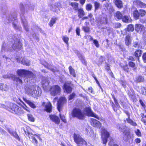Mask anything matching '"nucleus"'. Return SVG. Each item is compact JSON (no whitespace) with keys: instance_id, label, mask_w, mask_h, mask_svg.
Instances as JSON below:
<instances>
[{"instance_id":"obj_22","label":"nucleus","mask_w":146,"mask_h":146,"mask_svg":"<svg viewBox=\"0 0 146 146\" xmlns=\"http://www.w3.org/2000/svg\"><path fill=\"white\" fill-rule=\"evenodd\" d=\"M77 53L78 56L81 60L82 62L85 65H86L87 62L85 59L84 57L82 56L78 51H77Z\"/></svg>"},{"instance_id":"obj_60","label":"nucleus","mask_w":146,"mask_h":146,"mask_svg":"<svg viewBox=\"0 0 146 146\" xmlns=\"http://www.w3.org/2000/svg\"><path fill=\"white\" fill-rule=\"evenodd\" d=\"M3 90L5 91H7L8 90V88L6 84H3Z\"/></svg>"},{"instance_id":"obj_63","label":"nucleus","mask_w":146,"mask_h":146,"mask_svg":"<svg viewBox=\"0 0 146 146\" xmlns=\"http://www.w3.org/2000/svg\"><path fill=\"white\" fill-rule=\"evenodd\" d=\"M24 106H23V108L27 111L30 112L29 108H27V106L25 104H24Z\"/></svg>"},{"instance_id":"obj_54","label":"nucleus","mask_w":146,"mask_h":146,"mask_svg":"<svg viewBox=\"0 0 146 146\" xmlns=\"http://www.w3.org/2000/svg\"><path fill=\"white\" fill-rule=\"evenodd\" d=\"M62 39L66 43H67L68 42L69 38L66 36H64L62 38Z\"/></svg>"},{"instance_id":"obj_26","label":"nucleus","mask_w":146,"mask_h":146,"mask_svg":"<svg viewBox=\"0 0 146 146\" xmlns=\"http://www.w3.org/2000/svg\"><path fill=\"white\" fill-rule=\"evenodd\" d=\"M122 21L123 22L129 23L131 22V20L129 16H124L122 18Z\"/></svg>"},{"instance_id":"obj_17","label":"nucleus","mask_w":146,"mask_h":146,"mask_svg":"<svg viewBox=\"0 0 146 146\" xmlns=\"http://www.w3.org/2000/svg\"><path fill=\"white\" fill-rule=\"evenodd\" d=\"M12 110H13L16 114L18 115H20L22 113L21 108L15 104L13 105Z\"/></svg>"},{"instance_id":"obj_45","label":"nucleus","mask_w":146,"mask_h":146,"mask_svg":"<svg viewBox=\"0 0 146 146\" xmlns=\"http://www.w3.org/2000/svg\"><path fill=\"white\" fill-rule=\"evenodd\" d=\"M129 65L131 67L133 68V70H136L137 68L135 66V64L132 62H129L128 63Z\"/></svg>"},{"instance_id":"obj_13","label":"nucleus","mask_w":146,"mask_h":146,"mask_svg":"<svg viewBox=\"0 0 146 146\" xmlns=\"http://www.w3.org/2000/svg\"><path fill=\"white\" fill-rule=\"evenodd\" d=\"M98 22L100 23L101 24H107L108 19L105 16L100 15L97 18V19Z\"/></svg>"},{"instance_id":"obj_23","label":"nucleus","mask_w":146,"mask_h":146,"mask_svg":"<svg viewBox=\"0 0 146 146\" xmlns=\"http://www.w3.org/2000/svg\"><path fill=\"white\" fill-rule=\"evenodd\" d=\"M9 77H11L13 80L16 81L17 82H18L20 83H22V80L20 79L19 77L16 76H15L12 74H10V76H9Z\"/></svg>"},{"instance_id":"obj_6","label":"nucleus","mask_w":146,"mask_h":146,"mask_svg":"<svg viewBox=\"0 0 146 146\" xmlns=\"http://www.w3.org/2000/svg\"><path fill=\"white\" fill-rule=\"evenodd\" d=\"M21 10L22 11L21 13H22L20 15L21 17L22 22L23 24L24 28L26 31H29V28L27 22L25 17L23 15L24 10L23 9H21Z\"/></svg>"},{"instance_id":"obj_44","label":"nucleus","mask_w":146,"mask_h":146,"mask_svg":"<svg viewBox=\"0 0 146 146\" xmlns=\"http://www.w3.org/2000/svg\"><path fill=\"white\" fill-rule=\"evenodd\" d=\"M134 30V28L133 25L132 24L129 25L127 29V31H133Z\"/></svg>"},{"instance_id":"obj_61","label":"nucleus","mask_w":146,"mask_h":146,"mask_svg":"<svg viewBox=\"0 0 146 146\" xmlns=\"http://www.w3.org/2000/svg\"><path fill=\"white\" fill-rule=\"evenodd\" d=\"M0 133L4 135H5L7 133L1 127H0Z\"/></svg>"},{"instance_id":"obj_46","label":"nucleus","mask_w":146,"mask_h":146,"mask_svg":"<svg viewBox=\"0 0 146 146\" xmlns=\"http://www.w3.org/2000/svg\"><path fill=\"white\" fill-rule=\"evenodd\" d=\"M70 5L72 7H74V9L76 10H77L78 9V3L76 2L71 3Z\"/></svg>"},{"instance_id":"obj_9","label":"nucleus","mask_w":146,"mask_h":146,"mask_svg":"<svg viewBox=\"0 0 146 146\" xmlns=\"http://www.w3.org/2000/svg\"><path fill=\"white\" fill-rule=\"evenodd\" d=\"M14 40V42L12 46V48L15 50H21L22 47V43L18 39H15Z\"/></svg>"},{"instance_id":"obj_19","label":"nucleus","mask_w":146,"mask_h":146,"mask_svg":"<svg viewBox=\"0 0 146 146\" xmlns=\"http://www.w3.org/2000/svg\"><path fill=\"white\" fill-rule=\"evenodd\" d=\"M49 117L50 119L55 123L58 124L60 123V119L58 117L54 115H50Z\"/></svg>"},{"instance_id":"obj_7","label":"nucleus","mask_w":146,"mask_h":146,"mask_svg":"<svg viewBox=\"0 0 146 146\" xmlns=\"http://www.w3.org/2000/svg\"><path fill=\"white\" fill-rule=\"evenodd\" d=\"M21 10L22 11L21 13H22L20 15L21 17L22 22L23 24L24 28L26 31H29V28L27 22L25 17L23 15L24 10L23 9H21Z\"/></svg>"},{"instance_id":"obj_4","label":"nucleus","mask_w":146,"mask_h":146,"mask_svg":"<svg viewBox=\"0 0 146 146\" xmlns=\"http://www.w3.org/2000/svg\"><path fill=\"white\" fill-rule=\"evenodd\" d=\"M84 114L87 116L94 117L101 121H103L102 119H100L98 116L93 112L91 110V108L89 107L86 108L84 110Z\"/></svg>"},{"instance_id":"obj_10","label":"nucleus","mask_w":146,"mask_h":146,"mask_svg":"<svg viewBox=\"0 0 146 146\" xmlns=\"http://www.w3.org/2000/svg\"><path fill=\"white\" fill-rule=\"evenodd\" d=\"M66 100L64 97H61L59 99L57 103V108L59 111H60V109L63 104L66 103Z\"/></svg>"},{"instance_id":"obj_28","label":"nucleus","mask_w":146,"mask_h":146,"mask_svg":"<svg viewBox=\"0 0 146 146\" xmlns=\"http://www.w3.org/2000/svg\"><path fill=\"white\" fill-rule=\"evenodd\" d=\"M43 65L46 68H47L48 69L50 70L53 72H55L56 70L54 69V68H52V66L51 65L48 64L47 62H45V63L43 64Z\"/></svg>"},{"instance_id":"obj_51","label":"nucleus","mask_w":146,"mask_h":146,"mask_svg":"<svg viewBox=\"0 0 146 146\" xmlns=\"http://www.w3.org/2000/svg\"><path fill=\"white\" fill-rule=\"evenodd\" d=\"M139 12L140 15L141 17H143L146 14L145 11L142 9H140L139 10Z\"/></svg>"},{"instance_id":"obj_47","label":"nucleus","mask_w":146,"mask_h":146,"mask_svg":"<svg viewBox=\"0 0 146 146\" xmlns=\"http://www.w3.org/2000/svg\"><path fill=\"white\" fill-rule=\"evenodd\" d=\"M7 50L6 48V44L5 43H3L1 48V51L2 53H3L5 51H6Z\"/></svg>"},{"instance_id":"obj_53","label":"nucleus","mask_w":146,"mask_h":146,"mask_svg":"<svg viewBox=\"0 0 146 146\" xmlns=\"http://www.w3.org/2000/svg\"><path fill=\"white\" fill-rule=\"evenodd\" d=\"M135 133H136V135L139 137H140L141 136V133L140 131V130L138 129H137L135 131Z\"/></svg>"},{"instance_id":"obj_16","label":"nucleus","mask_w":146,"mask_h":146,"mask_svg":"<svg viewBox=\"0 0 146 146\" xmlns=\"http://www.w3.org/2000/svg\"><path fill=\"white\" fill-rule=\"evenodd\" d=\"M71 82H69L68 83H65L64 85V92H66L68 93H71L72 90V88L70 86V85Z\"/></svg>"},{"instance_id":"obj_62","label":"nucleus","mask_w":146,"mask_h":146,"mask_svg":"<svg viewBox=\"0 0 146 146\" xmlns=\"http://www.w3.org/2000/svg\"><path fill=\"white\" fill-rule=\"evenodd\" d=\"M142 58L144 62L146 63V52L143 54Z\"/></svg>"},{"instance_id":"obj_15","label":"nucleus","mask_w":146,"mask_h":146,"mask_svg":"<svg viewBox=\"0 0 146 146\" xmlns=\"http://www.w3.org/2000/svg\"><path fill=\"white\" fill-rule=\"evenodd\" d=\"M90 123L91 125L94 127L100 128L101 127V124L100 123L95 119H91Z\"/></svg>"},{"instance_id":"obj_64","label":"nucleus","mask_w":146,"mask_h":146,"mask_svg":"<svg viewBox=\"0 0 146 146\" xmlns=\"http://www.w3.org/2000/svg\"><path fill=\"white\" fill-rule=\"evenodd\" d=\"M140 21L141 23H146V19L145 18L141 19L140 20Z\"/></svg>"},{"instance_id":"obj_40","label":"nucleus","mask_w":146,"mask_h":146,"mask_svg":"<svg viewBox=\"0 0 146 146\" xmlns=\"http://www.w3.org/2000/svg\"><path fill=\"white\" fill-rule=\"evenodd\" d=\"M12 24L13 27L15 29L19 31H21L22 30L21 27L17 25V23H16L15 22H13Z\"/></svg>"},{"instance_id":"obj_41","label":"nucleus","mask_w":146,"mask_h":146,"mask_svg":"<svg viewBox=\"0 0 146 146\" xmlns=\"http://www.w3.org/2000/svg\"><path fill=\"white\" fill-rule=\"evenodd\" d=\"M140 14L138 11L136 10L133 12V16L136 19H138L139 18Z\"/></svg>"},{"instance_id":"obj_58","label":"nucleus","mask_w":146,"mask_h":146,"mask_svg":"<svg viewBox=\"0 0 146 146\" xmlns=\"http://www.w3.org/2000/svg\"><path fill=\"white\" fill-rule=\"evenodd\" d=\"M121 26V25L120 23H117L114 24V27L115 28H119Z\"/></svg>"},{"instance_id":"obj_3","label":"nucleus","mask_w":146,"mask_h":146,"mask_svg":"<svg viewBox=\"0 0 146 146\" xmlns=\"http://www.w3.org/2000/svg\"><path fill=\"white\" fill-rule=\"evenodd\" d=\"M72 113L73 117H76L81 119H83L84 118V114L80 109L74 108L72 110Z\"/></svg>"},{"instance_id":"obj_56","label":"nucleus","mask_w":146,"mask_h":146,"mask_svg":"<svg viewBox=\"0 0 146 146\" xmlns=\"http://www.w3.org/2000/svg\"><path fill=\"white\" fill-rule=\"evenodd\" d=\"M12 135H13V136L16 139L18 140L19 139V137L17 133L15 132H13L12 133Z\"/></svg>"},{"instance_id":"obj_30","label":"nucleus","mask_w":146,"mask_h":146,"mask_svg":"<svg viewBox=\"0 0 146 146\" xmlns=\"http://www.w3.org/2000/svg\"><path fill=\"white\" fill-rule=\"evenodd\" d=\"M21 62L23 65H25L27 66H29L30 65L29 60L25 58H23Z\"/></svg>"},{"instance_id":"obj_20","label":"nucleus","mask_w":146,"mask_h":146,"mask_svg":"<svg viewBox=\"0 0 146 146\" xmlns=\"http://www.w3.org/2000/svg\"><path fill=\"white\" fill-rule=\"evenodd\" d=\"M134 4L138 6L141 8H145L146 7V4L139 0H136L134 2Z\"/></svg>"},{"instance_id":"obj_12","label":"nucleus","mask_w":146,"mask_h":146,"mask_svg":"<svg viewBox=\"0 0 146 146\" xmlns=\"http://www.w3.org/2000/svg\"><path fill=\"white\" fill-rule=\"evenodd\" d=\"M60 3L58 2H56L54 4H52L49 6L50 10L54 12H57L59 9Z\"/></svg>"},{"instance_id":"obj_2","label":"nucleus","mask_w":146,"mask_h":146,"mask_svg":"<svg viewBox=\"0 0 146 146\" xmlns=\"http://www.w3.org/2000/svg\"><path fill=\"white\" fill-rule=\"evenodd\" d=\"M19 76L25 78V82H30V80H33L35 77V75L31 71L24 70H19L17 71Z\"/></svg>"},{"instance_id":"obj_32","label":"nucleus","mask_w":146,"mask_h":146,"mask_svg":"<svg viewBox=\"0 0 146 146\" xmlns=\"http://www.w3.org/2000/svg\"><path fill=\"white\" fill-rule=\"evenodd\" d=\"M119 130L123 132V133L124 135L126 136L127 137V139H129L130 138V132L129 130H125L123 131L121 128L120 129V127H119Z\"/></svg>"},{"instance_id":"obj_49","label":"nucleus","mask_w":146,"mask_h":146,"mask_svg":"<svg viewBox=\"0 0 146 146\" xmlns=\"http://www.w3.org/2000/svg\"><path fill=\"white\" fill-rule=\"evenodd\" d=\"M92 8V5L90 3L87 4L86 7V9L88 11H91Z\"/></svg>"},{"instance_id":"obj_24","label":"nucleus","mask_w":146,"mask_h":146,"mask_svg":"<svg viewBox=\"0 0 146 146\" xmlns=\"http://www.w3.org/2000/svg\"><path fill=\"white\" fill-rule=\"evenodd\" d=\"M9 77H11L13 80L16 81L17 82H18L20 83H22V80L20 79L19 77L16 76H15L12 74H10V76H9Z\"/></svg>"},{"instance_id":"obj_43","label":"nucleus","mask_w":146,"mask_h":146,"mask_svg":"<svg viewBox=\"0 0 146 146\" xmlns=\"http://www.w3.org/2000/svg\"><path fill=\"white\" fill-rule=\"evenodd\" d=\"M144 80V78L141 76H138L136 79V81L137 83L143 82Z\"/></svg>"},{"instance_id":"obj_21","label":"nucleus","mask_w":146,"mask_h":146,"mask_svg":"<svg viewBox=\"0 0 146 146\" xmlns=\"http://www.w3.org/2000/svg\"><path fill=\"white\" fill-rule=\"evenodd\" d=\"M45 102H43L42 105L43 106H45V109L46 111L48 112H50L51 111L52 109V105L49 102L46 105H45Z\"/></svg>"},{"instance_id":"obj_14","label":"nucleus","mask_w":146,"mask_h":146,"mask_svg":"<svg viewBox=\"0 0 146 146\" xmlns=\"http://www.w3.org/2000/svg\"><path fill=\"white\" fill-rule=\"evenodd\" d=\"M144 26L140 24H137L135 25V29L137 33H140L145 30Z\"/></svg>"},{"instance_id":"obj_33","label":"nucleus","mask_w":146,"mask_h":146,"mask_svg":"<svg viewBox=\"0 0 146 146\" xmlns=\"http://www.w3.org/2000/svg\"><path fill=\"white\" fill-rule=\"evenodd\" d=\"M94 4L95 7L94 11L96 12V11L99 9L101 5L99 2L97 1L94 2Z\"/></svg>"},{"instance_id":"obj_11","label":"nucleus","mask_w":146,"mask_h":146,"mask_svg":"<svg viewBox=\"0 0 146 146\" xmlns=\"http://www.w3.org/2000/svg\"><path fill=\"white\" fill-rule=\"evenodd\" d=\"M103 135L102 136V141L104 144H106L108 138L109 137L110 134L105 129H104L102 131Z\"/></svg>"},{"instance_id":"obj_55","label":"nucleus","mask_w":146,"mask_h":146,"mask_svg":"<svg viewBox=\"0 0 146 146\" xmlns=\"http://www.w3.org/2000/svg\"><path fill=\"white\" fill-rule=\"evenodd\" d=\"M123 70L125 72H128L129 71V68L127 66H125L123 67Z\"/></svg>"},{"instance_id":"obj_48","label":"nucleus","mask_w":146,"mask_h":146,"mask_svg":"<svg viewBox=\"0 0 146 146\" xmlns=\"http://www.w3.org/2000/svg\"><path fill=\"white\" fill-rule=\"evenodd\" d=\"M27 116L28 117V119L29 121L32 122L34 121V118L33 117L32 114H27Z\"/></svg>"},{"instance_id":"obj_36","label":"nucleus","mask_w":146,"mask_h":146,"mask_svg":"<svg viewBox=\"0 0 146 146\" xmlns=\"http://www.w3.org/2000/svg\"><path fill=\"white\" fill-rule=\"evenodd\" d=\"M70 74L72 75L74 77H76V74L73 68L71 66H70L69 67Z\"/></svg>"},{"instance_id":"obj_18","label":"nucleus","mask_w":146,"mask_h":146,"mask_svg":"<svg viewBox=\"0 0 146 146\" xmlns=\"http://www.w3.org/2000/svg\"><path fill=\"white\" fill-rule=\"evenodd\" d=\"M42 86L43 89L46 91L48 90L49 82L47 79L43 80L42 82Z\"/></svg>"},{"instance_id":"obj_35","label":"nucleus","mask_w":146,"mask_h":146,"mask_svg":"<svg viewBox=\"0 0 146 146\" xmlns=\"http://www.w3.org/2000/svg\"><path fill=\"white\" fill-rule=\"evenodd\" d=\"M133 47L138 48L140 47V42L139 41H133Z\"/></svg>"},{"instance_id":"obj_27","label":"nucleus","mask_w":146,"mask_h":146,"mask_svg":"<svg viewBox=\"0 0 146 146\" xmlns=\"http://www.w3.org/2000/svg\"><path fill=\"white\" fill-rule=\"evenodd\" d=\"M125 41L126 45L127 46L131 44V40L129 35H127L126 36Z\"/></svg>"},{"instance_id":"obj_37","label":"nucleus","mask_w":146,"mask_h":146,"mask_svg":"<svg viewBox=\"0 0 146 146\" xmlns=\"http://www.w3.org/2000/svg\"><path fill=\"white\" fill-rule=\"evenodd\" d=\"M106 7V9L111 11H112L113 9L112 6L111 5L109 4L108 3H106L104 5Z\"/></svg>"},{"instance_id":"obj_59","label":"nucleus","mask_w":146,"mask_h":146,"mask_svg":"<svg viewBox=\"0 0 146 146\" xmlns=\"http://www.w3.org/2000/svg\"><path fill=\"white\" fill-rule=\"evenodd\" d=\"M93 42L97 47H98L99 46L98 41L96 40H94Z\"/></svg>"},{"instance_id":"obj_1","label":"nucleus","mask_w":146,"mask_h":146,"mask_svg":"<svg viewBox=\"0 0 146 146\" xmlns=\"http://www.w3.org/2000/svg\"><path fill=\"white\" fill-rule=\"evenodd\" d=\"M25 90L28 94L35 97L36 96H39L42 93L40 89L35 85H31L26 87Z\"/></svg>"},{"instance_id":"obj_34","label":"nucleus","mask_w":146,"mask_h":146,"mask_svg":"<svg viewBox=\"0 0 146 146\" xmlns=\"http://www.w3.org/2000/svg\"><path fill=\"white\" fill-rule=\"evenodd\" d=\"M142 52V51L141 50H138L135 52L134 55L135 57L139 58L141 56Z\"/></svg>"},{"instance_id":"obj_5","label":"nucleus","mask_w":146,"mask_h":146,"mask_svg":"<svg viewBox=\"0 0 146 146\" xmlns=\"http://www.w3.org/2000/svg\"><path fill=\"white\" fill-rule=\"evenodd\" d=\"M50 90L51 95L55 96L59 94L61 91V88L59 86L56 85L52 86Z\"/></svg>"},{"instance_id":"obj_38","label":"nucleus","mask_w":146,"mask_h":146,"mask_svg":"<svg viewBox=\"0 0 146 146\" xmlns=\"http://www.w3.org/2000/svg\"><path fill=\"white\" fill-rule=\"evenodd\" d=\"M126 120L128 123H130L131 125L134 126H136L137 125V124L136 123L134 122L131 119H130V117L126 119Z\"/></svg>"},{"instance_id":"obj_52","label":"nucleus","mask_w":146,"mask_h":146,"mask_svg":"<svg viewBox=\"0 0 146 146\" xmlns=\"http://www.w3.org/2000/svg\"><path fill=\"white\" fill-rule=\"evenodd\" d=\"M60 116L61 119L65 123H66V120L65 118V117L64 115L60 114Z\"/></svg>"},{"instance_id":"obj_25","label":"nucleus","mask_w":146,"mask_h":146,"mask_svg":"<svg viewBox=\"0 0 146 146\" xmlns=\"http://www.w3.org/2000/svg\"><path fill=\"white\" fill-rule=\"evenodd\" d=\"M24 100L27 104H28L29 106L33 108H36L35 105L30 100H27L25 98H23Z\"/></svg>"},{"instance_id":"obj_42","label":"nucleus","mask_w":146,"mask_h":146,"mask_svg":"<svg viewBox=\"0 0 146 146\" xmlns=\"http://www.w3.org/2000/svg\"><path fill=\"white\" fill-rule=\"evenodd\" d=\"M115 17L119 19H121L122 18V15L120 12L117 11L115 14Z\"/></svg>"},{"instance_id":"obj_31","label":"nucleus","mask_w":146,"mask_h":146,"mask_svg":"<svg viewBox=\"0 0 146 146\" xmlns=\"http://www.w3.org/2000/svg\"><path fill=\"white\" fill-rule=\"evenodd\" d=\"M78 17L79 18H81L85 15V13L82 9H78Z\"/></svg>"},{"instance_id":"obj_50","label":"nucleus","mask_w":146,"mask_h":146,"mask_svg":"<svg viewBox=\"0 0 146 146\" xmlns=\"http://www.w3.org/2000/svg\"><path fill=\"white\" fill-rule=\"evenodd\" d=\"M82 29L86 33H88L90 31V28L87 27L83 26Z\"/></svg>"},{"instance_id":"obj_57","label":"nucleus","mask_w":146,"mask_h":146,"mask_svg":"<svg viewBox=\"0 0 146 146\" xmlns=\"http://www.w3.org/2000/svg\"><path fill=\"white\" fill-rule=\"evenodd\" d=\"M76 96V94L74 93H73L70 94L69 96V100H70L73 99Z\"/></svg>"},{"instance_id":"obj_29","label":"nucleus","mask_w":146,"mask_h":146,"mask_svg":"<svg viewBox=\"0 0 146 146\" xmlns=\"http://www.w3.org/2000/svg\"><path fill=\"white\" fill-rule=\"evenodd\" d=\"M115 5L119 8H121L123 6L122 2L120 0H114Z\"/></svg>"},{"instance_id":"obj_8","label":"nucleus","mask_w":146,"mask_h":146,"mask_svg":"<svg viewBox=\"0 0 146 146\" xmlns=\"http://www.w3.org/2000/svg\"><path fill=\"white\" fill-rule=\"evenodd\" d=\"M74 140L76 143L78 144L86 145V141L81 137L78 135L75 134L74 136Z\"/></svg>"},{"instance_id":"obj_39","label":"nucleus","mask_w":146,"mask_h":146,"mask_svg":"<svg viewBox=\"0 0 146 146\" xmlns=\"http://www.w3.org/2000/svg\"><path fill=\"white\" fill-rule=\"evenodd\" d=\"M56 20L57 19L55 17L52 18L50 21V22L49 23V25L50 27H52L53 24L55 23Z\"/></svg>"}]
</instances>
